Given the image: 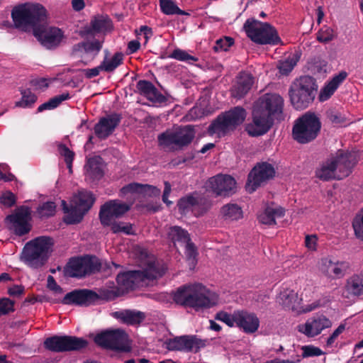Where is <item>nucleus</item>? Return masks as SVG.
<instances>
[{
  "label": "nucleus",
  "mask_w": 363,
  "mask_h": 363,
  "mask_svg": "<svg viewBox=\"0 0 363 363\" xmlns=\"http://www.w3.org/2000/svg\"><path fill=\"white\" fill-rule=\"evenodd\" d=\"M11 16L16 27L27 30L32 28L34 36L48 49L58 46L62 40L63 34L56 27L46 25L47 11L38 3H26L13 8Z\"/></svg>",
  "instance_id": "nucleus-1"
},
{
  "label": "nucleus",
  "mask_w": 363,
  "mask_h": 363,
  "mask_svg": "<svg viewBox=\"0 0 363 363\" xmlns=\"http://www.w3.org/2000/svg\"><path fill=\"white\" fill-rule=\"evenodd\" d=\"M284 100L278 94H266L254 104L252 121L245 128L251 136L265 134L272 128L274 119H278L283 111Z\"/></svg>",
  "instance_id": "nucleus-2"
},
{
  "label": "nucleus",
  "mask_w": 363,
  "mask_h": 363,
  "mask_svg": "<svg viewBox=\"0 0 363 363\" xmlns=\"http://www.w3.org/2000/svg\"><path fill=\"white\" fill-rule=\"evenodd\" d=\"M141 267L142 270L129 271L117 276L116 281L122 291L147 286L150 281L161 277L166 269L154 257L150 256L142 261Z\"/></svg>",
  "instance_id": "nucleus-3"
},
{
  "label": "nucleus",
  "mask_w": 363,
  "mask_h": 363,
  "mask_svg": "<svg viewBox=\"0 0 363 363\" xmlns=\"http://www.w3.org/2000/svg\"><path fill=\"white\" fill-rule=\"evenodd\" d=\"M357 162L356 152L338 150L320 163L315 169V177L322 181L342 179L351 174Z\"/></svg>",
  "instance_id": "nucleus-4"
},
{
  "label": "nucleus",
  "mask_w": 363,
  "mask_h": 363,
  "mask_svg": "<svg viewBox=\"0 0 363 363\" xmlns=\"http://www.w3.org/2000/svg\"><path fill=\"white\" fill-rule=\"evenodd\" d=\"M218 296L200 284L183 286L174 295V301L180 305L199 311L211 308L218 303Z\"/></svg>",
  "instance_id": "nucleus-5"
},
{
  "label": "nucleus",
  "mask_w": 363,
  "mask_h": 363,
  "mask_svg": "<svg viewBox=\"0 0 363 363\" xmlns=\"http://www.w3.org/2000/svg\"><path fill=\"white\" fill-rule=\"evenodd\" d=\"M52 238L46 236L36 238L25 245L21 259L32 268H39L48 261L52 251Z\"/></svg>",
  "instance_id": "nucleus-6"
},
{
  "label": "nucleus",
  "mask_w": 363,
  "mask_h": 363,
  "mask_svg": "<svg viewBox=\"0 0 363 363\" xmlns=\"http://www.w3.org/2000/svg\"><path fill=\"white\" fill-rule=\"evenodd\" d=\"M315 79L309 76L301 77L290 86L289 96L292 106L297 110L306 108L314 100L316 94Z\"/></svg>",
  "instance_id": "nucleus-7"
},
{
  "label": "nucleus",
  "mask_w": 363,
  "mask_h": 363,
  "mask_svg": "<svg viewBox=\"0 0 363 363\" xmlns=\"http://www.w3.org/2000/svg\"><path fill=\"white\" fill-rule=\"evenodd\" d=\"M247 113L245 108L236 106L220 114L208 127L211 135L216 134L223 137L234 131L245 120Z\"/></svg>",
  "instance_id": "nucleus-8"
},
{
  "label": "nucleus",
  "mask_w": 363,
  "mask_h": 363,
  "mask_svg": "<svg viewBox=\"0 0 363 363\" xmlns=\"http://www.w3.org/2000/svg\"><path fill=\"white\" fill-rule=\"evenodd\" d=\"M95 199L91 192L79 191L73 196L70 208H68L65 201H62L63 210L66 213L64 220L67 224L79 223L84 214L91 208Z\"/></svg>",
  "instance_id": "nucleus-9"
},
{
  "label": "nucleus",
  "mask_w": 363,
  "mask_h": 363,
  "mask_svg": "<svg viewBox=\"0 0 363 363\" xmlns=\"http://www.w3.org/2000/svg\"><path fill=\"white\" fill-rule=\"evenodd\" d=\"M247 35L255 43L261 45H277L281 39L275 28L267 23L248 19L244 25Z\"/></svg>",
  "instance_id": "nucleus-10"
},
{
  "label": "nucleus",
  "mask_w": 363,
  "mask_h": 363,
  "mask_svg": "<svg viewBox=\"0 0 363 363\" xmlns=\"http://www.w3.org/2000/svg\"><path fill=\"white\" fill-rule=\"evenodd\" d=\"M320 122L313 113H306L298 118L293 127V138L301 144L313 140L320 130Z\"/></svg>",
  "instance_id": "nucleus-11"
},
{
  "label": "nucleus",
  "mask_w": 363,
  "mask_h": 363,
  "mask_svg": "<svg viewBox=\"0 0 363 363\" xmlns=\"http://www.w3.org/2000/svg\"><path fill=\"white\" fill-rule=\"evenodd\" d=\"M195 137V132L191 125L177 127L167 130L158 136L159 144L172 149L182 148L190 144Z\"/></svg>",
  "instance_id": "nucleus-12"
},
{
  "label": "nucleus",
  "mask_w": 363,
  "mask_h": 363,
  "mask_svg": "<svg viewBox=\"0 0 363 363\" xmlns=\"http://www.w3.org/2000/svg\"><path fill=\"white\" fill-rule=\"evenodd\" d=\"M95 342L104 348L129 352L130 344L128 334L122 329L107 330L96 335Z\"/></svg>",
  "instance_id": "nucleus-13"
},
{
  "label": "nucleus",
  "mask_w": 363,
  "mask_h": 363,
  "mask_svg": "<svg viewBox=\"0 0 363 363\" xmlns=\"http://www.w3.org/2000/svg\"><path fill=\"white\" fill-rule=\"evenodd\" d=\"M87 341L75 336L55 335L47 338L44 342L45 347L55 352L77 351L87 346Z\"/></svg>",
  "instance_id": "nucleus-14"
},
{
  "label": "nucleus",
  "mask_w": 363,
  "mask_h": 363,
  "mask_svg": "<svg viewBox=\"0 0 363 363\" xmlns=\"http://www.w3.org/2000/svg\"><path fill=\"white\" fill-rule=\"evenodd\" d=\"M101 264L96 257L72 258L69 262L67 273L72 277H82L100 269Z\"/></svg>",
  "instance_id": "nucleus-15"
},
{
  "label": "nucleus",
  "mask_w": 363,
  "mask_h": 363,
  "mask_svg": "<svg viewBox=\"0 0 363 363\" xmlns=\"http://www.w3.org/2000/svg\"><path fill=\"white\" fill-rule=\"evenodd\" d=\"M275 174L274 167L267 162H262L255 166L248 176L246 189L249 193L254 192L262 183L272 178Z\"/></svg>",
  "instance_id": "nucleus-16"
},
{
  "label": "nucleus",
  "mask_w": 363,
  "mask_h": 363,
  "mask_svg": "<svg viewBox=\"0 0 363 363\" xmlns=\"http://www.w3.org/2000/svg\"><path fill=\"white\" fill-rule=\"evenodd\" d=\"M208 343L207 340H202L196 335H184L169 340L167 348L169 350H179L185 352H198L204 348Z\"/></svg>",
  "instance_id": "nucleus-17"
},
{
  "label": "nucleus",
  "mask_w": 363,
  "mask_h": 363,
  "mask_svg": "<svg viewBox=\"0 0 363 363\" xmlns=\"http://www.w3.org/2000/svg\"><path fill=\"white\" fill-rule=\"evenodd\" d=\"M130 206L118 200H113L104 203L100 210L99 217L101 223L104 226L112 224V221L121 217L128 211Z\"/></svg>",
  "instance_id": "nucleus-18"
},
{
  "label": "nucleus",
  "mask_w": 363,
  "mask_h": 363,
  "mask_svg": "<svg viewBox=\"0 0 363 363\" xmlns=\"http://www.w3.org/2000/svg\"><path fill=\"white\" fill-rule=\"evenodd\" d=\"M30 210L28 207L24 206L18 208L13 214L6 217L7 221L10 223V229L18 235H25L30 231Z\"/></svg>",
  "instance_id": "nucleus-19"
},
{
  "label": "nucleus",
  "mask_w": 363,
  "mask_h": 363,
  "mask_svg": "<svg viewBox=\"0 0 363 363\" xmlns=\"http://www.w3.org/2000/svg\"><path fill=\"white\" fill-rule=\"evenodd\" d=\"M208 184L209 187L217 196H228L236 191V182L230 175L218 174L211 177Z\"/></svg>",
  "instance_id": "nucleus-20"
},
{
  "label": "nucleus",
  "mask_w": 363,
  "mask_h": 363,
  "mask_svg": "<svg viewBox=\"0 0 363 363\" xmlns=\"http://www.w3.org/2000/svg\"><path fill=\"white\" fill-rule=\"evenodd\" d=\"M331 325V321L325 316L318 315L309 318L305 323L298 325V330L308 337H314Z\"/></svg>",
  "instance_id": "nucleus-21"
},
{
  "label": "nucleus",
  "mask_w": 363,
  "mask_h": 363,
  "mask_svg": "<svg viewBox=\"0 0 363 363\" xmlns=\"http://www.w3.org/2000/svg\"><path fill=\"white\" fill-rule=\"evenodd\" d=\"M347 268L348 264L347 262L334 261L329 257L321 259L319 264L321 272L332 279L343 277Z\"/></svg>",
  "instance_id": "nucleus-22"
},
{
  "label": "nucleus",
  "mask_w": 363,
  "mask_h": 363,
  "mask_svg": "<svg viewBox=\"0 0 363 363\" xmlns=\"http://www.w3.org/2000/svg\"><path fill=\"white\" fill-rule=\"evenodd\" d=\"M98 299L99 296L92 291L74 290L67 293L62 300V303L66 305L89 306Z\"/></svg>",
  "instance_id": "nucleus-23"
},
{
  "label": "nucleus",
  "mask_w": 363,
  "mask_h": 363,
  "mask_svg": "<svg viewBox=\"0 0 363 363\" xmlns=\"http://www.w3.org/2000/svg\"><path fill=\"white\" fill-rule=\"evenodd\" d=\"M121 121V116L113 113L101 118L94 126L95 135L100 139H106L113 133Z\"/></svg>",
  "instance_id": "nucleus-24"
},
{
  "label": "nucleus",
  "mask_w": 363,
  "mask_h": 363,
  "mask_svg": "<svg viewBox=\"0 0 363 363\" xmlns=\"http://www.w3.org/2000/svg\"><path fill=\"white\" fill-rule=\"evenodd\" d=\"M254 77L250 73L240 72L230 89L231 96L235 99L243 98L251 89Z\"/></svg>",
  "instance_id": "nucleus-25"
},
{
  "label": "nucleus",
  "mask_w": 363,
  "mask_h": 363,
  "mask_svg": "<svg viewBox=\"0 0 363 363\" xmlns=\"http://www.w3.org/2000/svg\"><path fill=\"white\" fill-rule=\"evenodd\" d=\"M235 319V325L242 329L245 333H254L259 328V320L254 313L245 311H236Z\"/></svg>",
  "instance_id": "nucleus-26"
},
{
  "label": "nucleus",
  "mask_w": 363,
  "mask_h": 363,
  "mask_svg": "<svg viewBox=\"0 0 363 363\" xmlns=\"http://www.w3.org/2000/svg\"><path fill=\"white\" fill-rule=\"evenodd\" d=\"M123 194L128 193H137L143 196H159L160 194V189L156 186L149 184H141L139 183H131L121 189Z\"/></svg>",
  "instance_id": "nucleus-27"
},
{
  "label": "nucleus",
  "mask_w": 363,
  "mask_h": 363,
  "mask_svg": "<svg viewBox=\"0 0 363 363\" xmlns=\"http://www.w3.org/2000/svg\"><path fill=\"white\" fill-rule=\"evenodd\" d=\"M139 93L152 102L162 103L165 101V97L158 92L156 87L149 81L140 80L136 84Z\"/></svg>",
  "instance_id": "nucleus-28"
},
{
  "label": "nucleus",
  "mask_w": 363,
  "mask_h": 363,
  "mask_svg": "<svg viewBox=\"0 0 363 363\" xmlns=\"http://www.w3.org/2000/svg\"><path fill=\"white\" fill-rule=\"evenodd\" d=\"M111 20L104 16H96L91 19L90 26L84 28V35H94L95 33H105L111 28Z\"/></svg>",
  "instance_id": "nucleus-29"
},
{
  "label": "nucleus",
  "mask_w": 363,
  "mask_h": 363,
  "mask_svg": "<svg viewBox=\"0 0 363 363\" xmlns=\"http://www.w3.org/2000/svg\"><path fill=\"white\" fill-rule=\"evenodd\" d=\"M345 288L347 297L363 296V270L350 277L347 280Z\"/></svg>",
  "instance_id": "nucleus-30"
},
{
  "label": "nucleus",
  "mask_w": 363,
  "mask_h": 363,
  "mask_svg": "<svg viewBox=\"0 0 363 363\" xmlns=\"http://www.w3.org/2000/svg\"><path fill=\"white\" fill-rule=\"evenodd\" d=\"M347 77V73L345 71H342L335 75L321 90L319 96L320 100L323 101L328 100Z\"/></svg>",
  "instance_id": "nucleus-31"
},
{
  "label": "nucleus",
  "mask_w": 363,
  "mask_h": 363,
  "mask_svg": "<svg viewBox=\"0 0 363 363\" xmlns=\"http://www.w3.org/2000/svg\"><path fill=\"white\" fill-rule=\"evenodd\" d=\"M285 211L281 207L267 206L263 212L258 216L259 221L264 225H275L276 218L284 216Z\"/></svg>",
  "instance_id": "nucleus-32"
},
{
  "label": "nucleus",
  "mask_w": 363,
  "mask_h": 363,
  "mask_svg": "<svg viewBox=\"0 0 363 363\" xmlns=\"http://www.w3.org/2000/svg\"><path fill=\"white\" fill-rule=\"evenodd\" d=\"M113 315L123 323L132 325L140 324L145 319L143 313L130 310L115 312Z\"/></svg>",
  "instance_id": "nucleus-33"
},
{
  "label": "nucleus",
  "mask_w": 363,
  "mask_h": 363,
  "mask_svg": "<svg viewBox=\"0 0 363 363\" xmlns=\"http://www.w3.org/2000/svg\"><path fill=\"white\" fill-rule=\"evenodd\" d=\"M86 177L91 181L100 179L104 172L101 164V158L98 157L89 158L85 165Z\"/></svg>",
  "instance_id": "nucleus-34"
},
{
  "label": "nucleus",
  "mask_w": 363,
  "mask_h": 363,
  "mask_svg": "<svg viewBox=\"0 0 363 363\" xmlns=\"http://www.w3.org/2000/svg\"><path fill=\"white\" fill-rule=\"evenodd\" d=\"M201 201V199L189 196L182 198L178 202V208L182 213H186L189 211L195 212V213H200L199 206Z\"/></svg>",
  "instance_id": "nucleus-35"
},
{
  "label": "nucleus",
  "mask_w": 363,
  "mask_h": 363,
  "mask_svg": "<svg viewBox=\"0 0 363 363\" xmlns=\"http://www.w3.org/2000/svg\"><path fill=\"white\" fill-rule=\"evenodd\" d=\"M223 218L228 220H238L242 218V208L236 203L224 205L220 211Z\"/></svg>",
  "instance_id": "nucleus-36"
},
{
  "label": "nucleus",
  "mask_w": 363,
  "mask_h": 363,
  "mask_svg": "<svg viewBox=\"0 0 363 363\" xmlns=\"http://www.w3.org/2000/svg\"><path fill=\"white\" fill-rule=\"evenodd\" d=\"M105 52L106 56L101 62V67L106 72H112L123 63V55L121 52H116L111 58H108V50Z\"/></svg>",
  "instance_id": "nucleus-37"
},
{
  "label": "nucleus",
  "mask_w": 363,
  "mask_h": 363,
  "mask_svg": "<svg viewBox=\"0 0 363 363\" xmlns=\"http://www.w3.org/2000/svg\"><path fill=\"white\" fill-rule=\"evenodd\" d=\"M298 299V294L294 290L288 289L281 291L278 297V301L280 304L288 309L292 310L295 308Z\"/></svg>",
  "instance_id": "nucleus-38"
},
{
  "label": "nucleus",
  "mask_w": 363,
  "mask_h": 363,
  "mask_svg": "<svg viewBox=\"0 0 363 363\" xmlns=\"http://www.w3.org/2000/svg\"><path fill=\"white\" fill-rule=\"evenodd\" d=\"M167 235L168 238L174 244L177 242L185 244L191 240L188 232L179 226L170 227L169 228Z\"/></svg>",
  "instance_id": "nucleus-39"
},
{
  "label": "nucleus",
  "mask_w": 363,
  "mask_h": 363,
  "mask_svg": "<svg viewBox=\"0 0 363 363\" xmlns=\"http://www.w3.org/2000/svg\"><path fill=\"white\" fill-rule=\"evenodd\" d=\"M162 12L166 15H186V13L181 10L172 0H159Z\"/></svg>",
  "instance_id": "nucleus-40"
},
{
  "label": "nucleus",
  "mask_w": 363,
  "mask_h": 363,
  "mask_svg": "<svg viewBox=\"0 0 363 363\" xmlns=\"http://www.w3.org/2000/svg\"><path fill=\"white\" fill-rule=\"evenodd\" d=\"M69 93H63L60 95L55 96L50 99L48 101L41 104L38 108V112H42L45 110H50L57 107L62 101L69 99Z\"/></svg>",
  "instance_id": "nucleus-41"
},
{
  "label": "nucleus",
  "mask_w": 363,
  "mask_h": 363,
  "mask_svg": "<svg viewBox=\"0 0 363 363\" xmlns=\"http://www.w3.org/2000/svg\"><path fill=\"white\" fill-rule=\"evenodd\" d=\"M22 98L21 101H16L15 106L21 108L30 107L37 100V96L30 90H21Z\"/></svg>",
  "instance_id": "nucleus-42"
},
{
  "label": "nucleus",
  "mask_w": 363,
  "mask_h": 363,
  "mask_svg": "<svg viewBox=\"0 0 363 363\" xmlns=\"http://www.w3.org/2000/svg\"><path fill=\"white\" fill-rule=\"evenodd\" d=\"M168 57L189 64H193L194 62H197L199 60L198 57L191 55L186 51L179 48L174 50Z\"/></svg>",
  "instance_id": "nucleus-43"
},
{
  "label": "nucleus",
  "mask_w": 363,
  "mask_h": 363,
  "mask_svg": "<svg viewBox=\"0 0 363 363\" xmlns=\"http://www.w3.org/2000/svg\"><path fill=\"white\" fill-rule=\"evenodd\" d=\"M57 150L61 157L64 158V160L69 169V173L72 172V162L74 157V152L70 150L65 145L59 144Z\"/></svg>",
  "instance_id": "nucleus-44"
},
{
  "label": "nucleus",
  "mask_w": 363,
  "mask_h": 363,
  "mask_svg": "<svg viewBox=\"0 0 363 363\" xmlns=\"http://www.w3.org/2000/svg\"><path fill=\"white\" fill-rule=\"evenodd\" d=\"M85 43V53L91 55L93 58L96 57L102 49L104 40H86Z\"/></svg>",
  "instance_id": "nucleus-45"
},
{
  "label": "nucleus",
  "mask_w": 363,
  "mask_h": 363,
  "mask_svg": "<svg viewBox=\"0 0 363 363\" xmlns=\"http://www.w3.org/2000/svg\"><path fill=\"white\" fill-rule=\"evenodd\" d=\"M327 118L334 125H342L347 122V118L339 110L330 108L326 112Z\"/></svg>",
  "instance_id": "nucleus-46"
},
{
  "label": "nucleus",
  "mask_w": 363,
  "mask_h": 363,
  "mask_svg": "<svg viewBox=\"0 0 363 363\" xmlns=\"http://www.w3.org/2000/svg\"><path fill=\"white\" fill-rule=\"evenodd\" d=\"M298 60L294 57H288L284 60H281L278 62L277 68L280 74L283 75L288 74L295 67Z\"/></svg>",
  "instance_id": "nucleus-47"
},
{
  "label": "nucleus",
  "mask_w": 363,
  "mask_h": 363,
  "mask_svg": "<svg viewBox=\"0 0 363 363\" xmlns=\"http://www.w3.org/2000/svg\"><path fill=\"white\" fill-rule=\"evenodd\" d=\"M110 225L111 226V230L113 233H123L126 235L134 234L133 227L130 223L123 222L117 223L113 220L112 221V224Z\"/></svg>",
  "instance_id": "nucleus-48"
},
{
  "label": "nucleus",
  "mask_w": 363,
  "mask_h": 363,
  "mask_svg": "<svg viewBox=\"0 0 363 363\" xmlns=\"http://www.w3.org/2000/svg\"><path fill=\"white\" fill-rule=\"evenodd\" d=\"M56 205L54 202L48 201L38 207V213L41 218H48L55 215Z\"/></svg>",
  "instance_id": "nucleus-49"
},
{
  "label": "nucleus",
  "mask_w": 363,
  "mask_h": 363,
  "mask_svg": "<svg viewBox=\"0 0 363 363\" xmlns=\"http://www.w3.org/2000/svg\"><path fill=\"white\" fill-rule=\"evenodd\" d=\"M352 226L357 238L363 240V208L354 218Z\"/></svg>",
  "instance_id": "nucleus-50"
},
{
  "label": "nucleus",
  "mask_w": 363,
  "mask_h": 363,
  "mask_svg": "<svg viewBox=\"0 0 363 363\" xmlns=\"http://www.w3.org/2000/svg\"><path fill=\"white\" fill-rule=\"evenodd\" d=\"M215 319L225 323L229 327L236 325L235 311L233 314L225 311H219L215 315Z\"/></svg>",
  "instance_id": "nucleus-51"
},
{
  "label": "nucleus",
  "mask_w": 363,
  "mask_h": 363,
  "mask_svg": "<svg viewBox=\"0 0 363 363\" xmlns=\"http://www.w3.org/2000/svg\"><path fill=\"white\" fill-rule=\"evenodd\" d=\"M185 255L187 259L191 262V264L194 265L196 263V257L197 256L196 247L191 240L185 244Z\"/></svg>",
  "instance_id": "nucleus-52"
},
{
  "label": "nucleus",
  "mask_w": 363,
  "mask_h": 363,
  "mask_svg": "<svg viewBox=\"0 0 363 363\" xmlns=\"http://www.w3.org/2000/svg\"><path fill=\"white\" fill-rule=\"evenodd\" d=\"M233 43L234 40L232 38L225 37L224 38H220L216 41L214 50L216 52L226 51L231 45H233Z\"/></svg>",
  "instance_id": "nucleus-53"
},
{
  "label": "nucleus",
  "mask_w": 363,
  "mask_h": 363,
  "mask_svg": "<svg viewBox=\"0 0 363 363\" xmlns=\"http://www.w3.org/2000/svg\"><path fill=\"white\" fill-rule=\"evenodd\" d=\"M334 38V31L330 28L321 29L317 33V40L320 43H328Z\"/></svg>",
  "instance_id": "nucleus-54"
},
{
  "label": "nucleus",
  "mask_w": 363,
  "mask_h": 363,
  "mask_svg": "<svg viewBox=\"0 0 363 363\" xmlns=\"http://www.w3.org/2000/svg\"><path fill=\"white\" fill-rule=\"evenodd\" d=\"M14 302L8 298L0 299V315L7 314L14 311Z\"/></svg>",
  "instance_id": "nucleus-55"
},
{
  "label": "nucleus",
  "mask_w": 363,
  "mask_h": 363,
  "mask_svg": "<svg viewBox=\"0 0 363 363\" xmlns=\"http://www.w3.org/2000/svg\"><path fill=\"white\" fill-rule=\"evenodd\" d=\"M302 350L303 357H318L323 354L320 349L312 345L303 346Z\"/></svg>",
  "instance_id": "nucleus-56"
},
{
  "label": "nucleus",
  "mask_w": 363,
  "mask_h": 363,
  "mask_svg": "<svg viewBox=\"0 0 363 363\" xmlns=\"http://www.w3.org/2000/svg\"><path fill=\"white\" fill-rule=\"evenodd\" d=\"M0 202L8 207H10L15 203L16 196L11 192H6L0 197Z\"/></svg>",
  "instance_id": "nucleus-57"
},
{
  "label": "nucleus",
  "mask_w": 363,
  "mask_h": 363,
  "mask_svg": "<svg viewBox=\"0 0 363 363\" xmlns=\"http://www.w3.org/2000/svg\"><path fill=\"white\" fill-rule=\"evenodd\" d=\"M9 166L6 164H0V180L6 182L12 181L14 176L9 172Z\"/></svg>",
  "instance_id": "nucleus-58"
},
{
  "label": "nucleus",
  "mask_w": 363,
  "mask_h": 363,
  "mask_svg": "<svg viewBox=\"0 0 363 363\" xmlns=\"http://www.w3.org/2000/svg\"><path fill=\"white\" fill-rule=\"evenodd\" d=\"M318 238L315 235H306L305 238L306 247L311 250H316Z\"/></svg>",
  "instance_id": "nucleus-59"
},
{
  "label": "nucleus",
  "mask_w": 363,
  "mask_h": 363,
  "mask_svg": "<svg viewBox=\"0 0 363 363\" xmlns=\"http://www.w3.org/2000/svg\"><path fill=\"white\" fill-rule=\"evenodd\" d=\"M101 71H103V69L101 67V64L99 66L91 69H83L84 75L88 79L98 76Z\"/></svg>",
  "instance_id": "nucleus-60"
},
{
  "label": "nucleus",
  "mask_w": 363,
  "mask_h": 363,
  "mask_svg": "<svg viewBox=\"0 0 363 363\" xmlns=\"http://www.w3.org/2000/svg\"><path fill=\"white\" fill-rule=\"evenodd\" d=\"M23 291L24 287L21 285H13L8 289V294L13 297L21 296L23 294Z\"/></svg>",
  "instance_id": "nucleus-61"
},
{
  "label": "nucleus",
  "mask_w": 363,
  "mask_h": 363,
  "mask_svg": "<svg viewBox=\"0 0 363 363\" xmlns=\"http://www.w3.org/2000/svg\"><path fill=\"white\" fill-rule=\"evenodd\" d=\"M48 288L55 293L61 294L62 292V288L57 284L54 277L51 275L48 277Z\"/></svg>",
  "instance_id": "nucleus-62"
},
{
  "label": "nucleus",
  "mask_w": 363,
  "mask_h": 363,
  "mask_svg": "<svg viewBox=\"0 0 363 363\" xmlns=\"http://www.w3.org/2000/svg\"><path fill=\"white\" fill-rule=\"evenodd\" d=\"M82 53H85V43L84 41L78 43L72 46V55H80Z\"/></svg>",
  "instance_id": "nucleus-63"
},
{
  "label": "nucleus",
  "mask_w": 363,
  "mask_h": 363,
  "mask_svg": "<svg viewBox=\"0 0 363 363\" xmlns=\"http://www.w3.org/2000/svg\"><path fill=\"white\" fill-rule=\"evenodd\" d=\"M30 84L36 89H43L48 86V79L45 78L33 79L30 82Z\"/></svg>",
  "instance_id": "nucleus-64"
}]
</instances>
